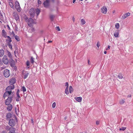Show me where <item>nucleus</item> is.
<instances>
[{
	"label": "nucleus",
	"instance_id": "nucleus-1",
	"mask_svg": "<svg viewBox=\"0 0 133 133\" xmlns=\"http://www.w3.org/2000/svg\"><path fill=\"white\" fill-rule=\"evenodd\" d=\"M14 117L15 121L12 119H10L9 120V125L11 127H13L15 126L16 124V122H18V120L16 116L15 115Z\"/></svg>",
	"mask_w": 133,
	"mask_h": 133
},
{
	"label": "nucleus",
	"instance_id": "nucleus-2",
	"mask_svg": "<svg viewBox=\"0 0 133 133\" xmlns=\"http://www.w3.org/2000/svg\"><path fill=\"white\" fill-rule=\"evenodd\" d=\"M26 22H28V25L30 27L32 26L33 24L34 23V22L33 19L31 18H28V17H26L24 18Z\"/></svg>",
	"mask_w": 133,
	"mask_h": 133
},
{
	"label": "nucleus",
	"instance_id": "nucleus-3",
	"mask_svg": "<svg viewBox=\"0 0 133 133\" xmlns=\"http://www.w3.org/2000/svg\"><path fill=\"white\" fill-rule=\"evenodd\" d=\"M14 96H9L8 98L5 101V105H9L10 104L12 100L13 97Z\"/></svg>",
	"mask_w": 133,
	"mask_h": 133
},
{
	"label": "nucleus",
	"instance_id": "nucleus-4",
	"mask_svg": "<svg viewBox=\"0 0 133 133\" xmlns=\"http://www.w3.org/2000/svg\"><path fill=\"white\" fill-rule=\"evenodd\" d=\"M6 92L4 94L3 97L4 98H5L6 96H14V94L13 92H12L11 91H9L5 90Z\"/></svg>",
	"mask_w": 133,
	"mask_h": 133
},
{
	"label": "nucleus",
	"instance_id": "nucleus-5",
	"mask_svg": "<svg viewBox=\"0 0 133 133\" xmlns=\"http://www.w3.org/2000/svg\"><path fill=\"white\" fill-rule=\"evenodd\" d=\"M3 74L5 77H9L10 75L9 70L7 69H4V70Z\"/></svg>",
	"mask_w": 133,
	"mask_h": 133
},
{
	"label": "nucleus",
	"instance_id": "nucleus-6",
	"mask_svg": "<svg viewBox=\"0 0 133 133\" xmlns=\"http://www.w3.org/2000/svg\"><path fill=\"white\" fill-rule=\"evenodd\" d=\"M15 6L16 9L17 11L20 12L21 11V8L20 7L19 3L17 1H16L15 2Z\"/></svg>",
	"mask_w": 133,
	"mask_h": 133
},
{
	"label": "nucleus",
	"instance_id": "nucleus-7",
	"mask_svg": "<svg viewBox=\"0 0 133 133\" xmlns=\"http://www.w3.org/2000/svg\"><path fill=\"white\" fill-rule=\"evenodd\" d=\"M35 13V9L33 8H31L30 10L29 14L32 18L34 17Z\"/></svg>",
	"mask_w": 133,
	"mask_h": 133
},
{
	"label": "nucleus",
	"instance_id": "nucleus-8",
	"mask_svg": "<svg viewBox=\"0 0 133 133\" xmlns=\"http://www.w3.org/2000/svg\"><path fill=\"white\" fill-rule=\"evenodd\" d=\"M9 62L10 66L12 67H14L15 65V61L12 59V58L9 59Z\"/></svg>",
	"mask_w": 133,
	"mask_h": 133
},
{
	"label": "nucleus",
	"instance_id": "nucleus-9",
	"mask_svg": "<svg viewBox=\"0 0 133 133\" xmlns=\"http://www.w3.org/2000/svg\"><path fill=\"white\" fill-rule=\"evenodd\" d=\"M9 61L6 55H4L3 58V62L5 64H8Z\"/></svg>",
	"mask_w": 133,
	"mask_h": 133
},
{
	"label": "nucleus",
	"instance_id": "nucleus-10",
	"mask_svg": "<svg viewBox=\"0 0 133 133\" xmlns=\"http://www.w3.org/2000/svg\"><path fill=\"white\" fill-rule=\"evenodd\" d=\"M16 79L15 77H13L10 78L9 81V84L10 85H14L16 82Z\"/></svg>",
	"mask_w": 133,
	"mask_h": 133
},
{
	"label": "nucleus",
	"instance_id": "nucleus-11",
	"mask_svg": "<svg viewBox=\"0 0 133 133\" xmlns=\"http://www.w3.org/2000/svg\"><path fill=\"white\" fill-rule=\"evenodd\" d=\"M101 12L104 14H106L107 13V9L105 6L102 7L101 9Z\"/></svg>",
	"mask_w": 133,
	"mask_h": 133
},
{
	"label": "nucleus",
	"instance_id": "nucleus-12",
	"mask_svg": "<svg viewBox=\"0 0 133 133\" xmlns=\"http://www.w3.org/2000/svg\"><path fill=\"white\" fill-rule=\"evenodd\" d=\"M15 86L14 85H10L7 87L6 88L5 90L11 91L12 92V90L13 89H14Z\"/></svg>",
	"mask_w": 133,
	"mask_h": 133
},
{
	"label": "nucleus",
	"instance_id": "nucleus-13",
	"mask_svg": "<svg viewBox=\"0 0 133 133\" xmlns=\"http://www.w3.org/2000/svg\"><path fill=\"white\" fill-rule=\"evenodd\" d=\"M12 16L13 18H14L16 21H17L19 19V17L17 12H13Z\"/></svg>",
	"mask_w": 133,
	"mask_h": 133
},
{
	"label": "nucleus",
	"instance_id": "nucleus-14",
	"mask_svg": "<svg viewBox=\"0 0 133 133\" xmlns=\"http://www.w3.org/2000/svg\"><path fill=\"white\" fill-rule=\"evenodd\" d=\"M130 13L129 12H127L124 14L122 16L121 19H124L126 18L127 17L130 15Z\"/></svg>",
	"mask_w": 133,
	"mask_h": 133
},
{
	"label": "nucleus",
	"instance_id": "nucleus-15",
	"mask_svg": "<svg viewBox=\"0 0 133 133\" xmlns=\"http://www.w3.org/2000/svg\"><path fill=\"white\" fill-rule=\"evenodd\" d=\"M11 114L10 112H8V113L6 115V120H9L11 117Z\"/></svg>",
	"mask_w": 133,
	"mask_h": 133
},
{
	"label": "nucleus",
	"instance_id": "nucleus-16",
	"mask_svg": "<svg viewBox=\"0 0 133 133\" xmlns=\"http://www.w3.org/2000/svg\"><path fill=\"white\" fill-rule=\"evenodd\" d=\"M8 106L6 108V109L9 111H11L12 108V105L11 104H10L9 105H8Z\"/></svg>",
	"mask_w": 133,
	"mask_h": 133
},
{
	"label": "nucleus",
	"instance_id": "nucleus-17",
	"mask_svg": "<svg viewBox=\"0 0 133 133\" xmlns=\"http://www.w3.org/2000/svg\"><path fill=\"white\" fill-rule=\"evenodd\" d=\"M75 99L77 101L79 102H81L82 100V98L81 97H75Z\"/></svg>",
	"mask_w": 133,
	"mask_h": 133
},
{
	"label": "nucleus",
	"instance_id": "nucleus-18",
	"mask_svg": "<svg viewBox=\"0 0 133 133\" xmlns=\"http://www.w3.org/2000/svg\"><path fill=\"white\" fill-rule=\"evenodd\" d=\"M10 129L9 130V132H11L12 133H15L16 129L13 127H11L10 128Z\"/></svg>",
	"mask_w": 133,
	"mask_h": 133
},
{
	"label": "nucleus",
	"instance_id": "nucleus-19",
	"mask_svg": "<svg viewBox=\"0 0 133 133\" xmlns=\"http://www.w3.org/2000/svg\"><path fill=\"white\" fill-rule=\"evenodd\" d=\"M119 30H116L115 31L114 34V36L116 37H118L119 34Z\"/></svg>",
	"mask_w": 133,
	"mask_h": 133
},
{
	"label": "nucleus",
	"instance_id": "nucleus-20",
	"mask_svg": "<svg viewBox=\"0 0 133 133\" xmlns=\"http://www.w3.org/2000/svg\"><path fill=\"white\" fill-rule=\"evenodd\" d=\"M2 35L4 37L6 38V33L4 30H3L2 31Z\"/></svg>",
	"mask_w": 133,
	"mask_h": 133
},
{
	"label": "nucleus",
	"instance_id": "nucleus-21",
	"mask_svg": "<svg viewBox=\"0 0 133 133\" xmlns=\"http://www.w3.org/2000/svg\"><path fill=\"white\" fill-rule=\"evenodd\" d=\"M35 13L36 14L37 16H38L40 12V10L38 9H35Z\"/></svg>",
	"mask_w": 133,
	"mask_h": 133
},
{
	"label": "nucleus",
	"instance_id": "nucleus-22",
	"mask_svg": "<svg viewBox=\"0 0 133 133\" xmlns=\"http://www.w3.org/2000/svg\"><path fill=\"white\" fill-rule=\"evenodd\" d=\"M4 53V51L3 49H0V57H2L3 56Z\"/></svg>",
	"mask_w": 133,
	"mask_h": 133
},
{
	"label": "nucleus",
	"instance_id": "nucleus-23",
	"mask_svg": "<svg viewBox=\"0 0 133 133\" xmlns=\"http://www.w3.org/2000/svg\"><path fill=\"white\" fill-rule=\"evenodd\" d=\"M7 52L8 53L7 55L10 58V59L12 58V55L11 54L10 52L8 50H7Z\"/></svg>",
	"mask_w": 133,
	"mask_h": 133
},
{
	"label": "nucleus",
	"instance_id": "nucleus-24",
	"mask_svg": "<svg viewBox=\"0 0 133 133\" xmlns=\"http://www.w3.org/2000/svg\"><path fill=\"white\" fill-rule=\"evenodd\" d=\"M49 2L47 1H45L44 3L43 4L44 6L47 7L49 5Z\"/></svg>",
	"mask_w": 133,
	"mask_h": 133
},
{
	"label": "nucleus",
	"instance_id": "nucleus-25",
	"mask_svg": "<svg viewBox=\"0 0 133 133\" xmlns=\"http://www.w3.org/2000/svg\"><path fill=\"white\" fill-rule=\"evenodd\" d=\"M6 41L7 42H11L12 40H11V38L9 36H7L6 37Z\"/></svg>",
	"mask_w": 133,
	"mask_h": 133
},
{
	"label": "nucleus",
	"instance_id": "nucleus-26",
	"mask_svg": "<svg viewBox=\"0 0 133 133\" xmlns=\"http://www.w3.org/2000/svg\"><path fill=\"white\" fill-rule=\"evenodd\" d=\"M119 24L118 23H117L115 24V27L117 29H118L119 28Z\"/></svg>",
	"mask_w": 133,
	"mask_h": 133
},
{
	"label": "nucleus",
	"instance_id": "nucleus-27",
	"mask_svg": "<svg viewBox=\"0 0 133 133\" xmlns=\"http://www.w3.org/2000/svg\"><path fill=\"white\" fill-rule=\"evenodd\" d=\"M125 99H121L119 101V103L121 104H123L125 102Z\"/></svg>",
	"mask_w": 133,
	"mask_h": 133
},
{
	"label": "nucleus",
	"instance_id": "nucleus-28",
	"mask_svg": "<svg viewBox=\"0 0 133 133\" xmlns=\"http://www.w3.org/2000/svg\"><path fill=\"white\" fill-rule=\"evenodd\" d=\"M68 88L69 87H66L65 89V93L66 95L68 94L69 93V92L68 91Z\"/></svg>",
	"mask_w": 133,
	"mask_h": 133
},
{
	"label": "nucleus",
	"instance_id": "nucleus-29",
	"mask_svg": "<svg viewBox=\"0 0 133 133\" xmlns=\"http://www.w3.org/2000/svg\"><path fill=\"white\" fill-rule=\"evenodd\" d=\"M29 75V73H25V74L24 75V79H25L27 78V77Z\"/></svg>",
	"mask_w": 133,
	"mask_h": 133
},
{
	"label": "nucleus",
	"instance_id": "nucleus-30",
	"mask_svg": "<svg viewBox=\"0 0 133 133\" xmlns=\"http://www.w3.org/2000/svg\"><path fill=\"white\" fill-rule=\"evenodd\" d=\"M55 17V16L54 15H51L50 16V19L52 21L54 20V19Z\"/></svg>",
	"mask_w": 133,
	"mask_h": 133
},
{
	"label": "nucleus",
	"instance_id": "nucleus-31",
	"mask_svg": "<svg viewBox=\"0 0 133 133\" xmlns=\"http://www.w3.org/2000/svg\"><path fill=\"white\" fill-rule=\"evenodd\" d=\"M81 23L83 25L84 24L86 23L84 19H82L81 20Z\"/></svg>",
	"mask_w": 133,
	"mask_h": 133
},
{
	"label": "nucleus",
	"instance_id": "nucleus-32",
	"mask_svg": "<svg viewBox=\"0 0 133 133\" xmlns=\"http://www.w3.org/2000/svg\"><path fill=\"white\" fill-rule=\"evenodd\" d=\"M15 39L17 40V41H19V37L17 35H16L15 36Z\"/></svg>",
	"mask_w": 133,
	"mask_h": 133
},
{
	"label": "nucleus",
	"instance_id": "nucleus-33",
	"mask_svg": "<svg viewBox=\"0 0 133 133\" xmlns=\"http://www.w3.org/2000/svg\"><path fill=\"white\" fill-rule=\"evenodd\" d=\"M11 42H8V46L9 48L10 49H12V45L10 44V43Z\"/></svg>",
	"mask_w": 133,
	"mask_h": 133
},
{
	"label": "nucleus",
	"instance_id": "nucleus-34",
	"mask_svg": "<svg viewBox=\"0 0 133 133\" xmlns=\"http://www.w3.org/2000/svg\"><path fill=\"white\" fill-rule=\"evenodd\" d=\"M22 91L23 92H24L26 91V89L25 87L23 86L22 87Z\"/></svg>",
	"mask_w": 133,
	"mask_h": 133
},
{
	"label": "nucleus",
	"instance_id": "nucleus-35",
	"mask_svg": "<svg viewBox=\"0 0 133 133\" xmlns=\"http://www.w3.org/2000/svg\"><path fill=\"white\" fill-rule=\"evenodd\" d=\"M126 128L125 127H123L121 128H119V130L120 131H124V130H125Z\"/></svg>",
	"mask_w": 133,
	"mask_h": 133
},
{
	"label": "nucleus",
	"instance_id": "nucleus-36",
	"mask_svg": "<svg viewBox=\"0 0 133 133\" xmlns=\"http://www.w3.org/2000/svg\"><path fill=\"white\" fill-rule=\"evenodd\" d=\"M34 58H33L32 57H31V63L33 64L34 62Z\"/></svg>",
	"mask_w": 133,
	"mask_h": 133
},
{
	"label": "nucleus",
	"instance_id": "nucleus-37",
	"mask_svg": "<svg viewBox=\"0 0 133 133\" xmlns=\"http://www.w3.org/2000/svg\"><path fill=\"white\" fill-rule=\"evenodd\" d=\"M9 4L11 8H12L13 7L14 5L11 2H9Z\"/></svg>",
	"mask_w": 133,
	"mask_h": 133
},
{
	"label": "nucleus",
	"instance_id": "nucleus-38",
	"mask_svg": "<svg viewBox=\"0 0 133 133\" xmlns=\"http://www.w3.org/2000/svg\"><path fill=\"white\" fill-rule=\"evenodd\" d=\"M118 77L120 79H122L123 78V76L122 74H119L118 75Z\"/></svg>",
	"mask_w": 133,
	"mask_h": 133
},
{
	"label": "nucleus",
	"instance_id": "nucleus-39",
	"mask_svg": "<svg viewBox=\"0 0 133 133\" xmlns=\"http://www.w3.org/2000/svg\"><path fill=\"white\" fill-rule=\"evenodd\" d=\"M30 63L29 61L28 60L26 63V65L27 66H29L30 65Z\"/></svg>",
	"mask_w": 133,
	"mask_h": 133
},
{
	"label": "nucleus",
	"instance_id": "nucleus-40",
	"mask_svg": "<svg viewBox=\"0 0 133 133\" xmlns=\"http://www.w3.org/2000/svg\"><path fill=\"white\" fill-rule=\"evenodd\" d=\"M56 105V103L55 102L53 103L52 105V107L53 108H54Z\"/></svg>",
	"mask_w": 133,
	"mask_h": 133
},
{
	"label": "nucleus",
	"instance_id": "nucleus-41",
	"mask_svg": "<svg viewBox=\"0 0 133 133\" xmlns=\"http://www.w3.org/2000/svg\"><path fill=\"white\" fill-rule=\"evenodd\" d=\"M10 32L11 33H10V35L11 36H15V34L14 33V32L13 31H12V32Z\"/></svg>",
	"mask_w": 133,
	"mask_h": 133
},
{
	"label": "nucleus",
	"instance_id": "nucleus-42",
	"mask_svg": "<svg viewBox=\"0 0 133 133\" xmlns=\"http://www.w3.org/2000/svg\"><path fill=\"white\" fill-rule=\"evenodd\" d=\"M69 92L71 94L73 91V88L69 89Z\"/></svg>",
	"mask_w": 133,
	"mask_h": 133
},
{
	"label": "nucleus",
	"instance_id": "nucleus-43",
	"mask_svg": "<svg viewBox=\"0 0 133 133\" xmlns=\"http://www.w3.org/2000/svg\"><path fill=\"white\" fill-rule=\"evenodd\" d=\"M10 127H10L8 125L6 126V130H9V131L10 128Z\"/></svg>",
	"mask_w": 133,
	"mask_h": 133
},
{
	"label": "nucleus",
	"instance_id": "nucleus-44",
	"mask_svg": "<svg viewBox=\"0 0 133 133\" xmlns=\"http://www.w3.org/2000/svg\"><path fill=\"white\" fill-rule=\"evenodd\" d=\"M110 45H108V47L107 48H106L105 49V50H108L110 49Z\"/></svg>",
	"mask_w": 133,
	"mask_h": 133
},
{
	"label": "nucleus",
	"instance_id": "nucleus-45",
	"mask_svg": "<svg viewBox=\"0 0 133 133\" xmlns=\"http://www.w3.org/2000/svg\"><path fill=\"white\" fill-rule=\"evenodd\" d=\"M100 44L99 43V42H97V46L99 48V47L100 46Z\"/></svg>",
	"mask_w": 133,
	"mask_h": 133
},
{
	"label": "nucleus",
	"instance_id": "nucleus-46",
	"mask_svg": "<svg viewBox=\"0 0 133 133\" xmlns=\"http://www.w3.org/2000/svg\"><path fill=\"white\" fill-rule=\"evenodd\" d=\"M56 29L58 31H59L60 30V28L59 26L56 27Z\"/></svg>",
	"mask_w": 133,
	"mask_h": 133
},
{
	"label": "nucleus",
	"instance_id": "nucleus-47",
	"mask_svg": "<svg viewBox=\"0 0 133 133\" xmlns=\"http://www.w3.org/2000/svg\"><path fill=\"white\" fill-rule=\"evenodd\" d=\"M18 98L16 97V101L17 102H18L19 101V98Z\"/></svg>",
	"mask_w": 133,
	"mask_h": 133
},
{
	"label": "nucleus",
	"instance_id": "nucleus-48",
	"mask_svg": "<svg viewBox=\"0 0 133 133\" xmlns=\"http://www.w3.org/2000/svg\"><path fill=\"white\" fill-rule=\"evenodd\" d=\"M65 86H66V87H69V84L68 82H66L65 83Z\"/></svg>",
	"mask_w": 133,
	"mask_h": 133
},
{
	"label": "nucleus",
	"instance_id": "nucleus-49",
	"mask_svg": "<svg viewBox=\"0 0 133 133\" xmlns=\"http://www.w3.org/2000/svg\"><path fill=\"white\" fill-rule=\"evenodd\" d=\"M14 67V70H15L16 71L17 70V68L16 66H15H15Z\"/></svg>",
	"mask_w": 133,
	"mask_h": 133
},
{
	"label": "nucleus",
	"instance_id": "nucleus-50",
	"mask_svg": "<svg viewBox=\"0 0 133 133\" xmlns=\"http://www.w3.org/2000/svg\"><path fill=\"white\" fill-rule=\"evenodd\" d=\"M117 45L118 46H123V44H120L119 42H118V43H117Z\"/></svg>",
	"mask_w": 133,
	"mask_h": 133
},
{
	"label": "nucleus",
	"instance_id": "nucleus-51",
	"mask_svg": "<svg viewBox=\"0 0 133 133\" xmlns=\"http://www.w3.org/2000/svg\"><path fill=\"white\" fill-rule=\"evenodd\" d=\"M16 94L17 96V97L21 98L19 94Z\"/></svg>",
	"mask_w": 133,
	"mask_h": 133
},
{
	"label": "nucleus",
	"instance_id": "nucleus-52",
	"mask_svg": "<svg viewBox=\"0 0 133 133\" xmlns=\"http://www.w3.org/2000/svg\"><path fill=\"white\" fill-rule=\"evenodd\" d=\"M3 64V62L1 59H0V65H1Z\"/></svg>",
	"mask_w": 133,
	"mask_h": 133
},
{
	"label": "nucleus",
	"instance_id": "nucleus-53",
	"mask_svg": "<svg viewBox=\"0 0 133 133\" xmlns=\"http://www.w3.org/2000/svg\"><path fill=\"white\" fill-rule=\"evenodd\" d=\"M7 26L8 27V30H10V28L9 26V25H7Z\"/></svg>",
	"mask_w": 133,
	"mask_h": 133
},
{
	"label": "nucleus",
	"instance_id": "nucleus-54",
	"mask_svg": "<svg viewBox=\"0 0 133 133\" xmlns=\"http://www.w3.org/2000/svg\"><path fill=\"white\" fill-rule=\"evenodd\" d=\"M96 124L97 125H99V122L98 121H97L96 122Z\"/></svg>",
	"mask_w": 133,
	"mask_h": 133
},
{
	"label": "nucleus",
	"instance_id": "nucleus-55",
	"mask_svg": "<svg viewBox=\"0 0 133 133\" xmlns=\"http://www.w3.org/2000/svg\"><path fill=\"white\" fill-rule=\"evenodd\" d=\"M20 91L19 89H18L17 90L16 94H19V92Z\"/></svg>",
	"mask_w": 133,
	"mask_h": 133
},
{
	"label": "nucleus",
	"instance_id": "nucleus-56",
	"mask_svg": "<svg viewBox=\"0 0 133 133\" xmlns=\"http://www.w3.org/2000/svg\"><path fill=\"white\" fill-rule=\"evenodd\" d=\"M38 4H41V2L39 0H38Z\"/></svg>",
	"mask_w": 133,
	"mask_h": 133
},
{
	"label": "nucleus",
	"instance_id": "nucleus-57",
	"mask_svg": "<svg viewBox=\"0 0 133 133\" xmlns=\"http://www.w3.org/2000/svg\"><path fill=\"white\" fill-rule=\"evenodd\" d=\"M31 122L32 123L34 124L33 119L32 118L31 119Z\"/></svg>",
	"mask_w": 133,
	"mask_h": 133
},
{
	"label": "nucleus",
	"instance_id": "nucleus-58",
	"mask_svg": "<svg viewBox=\"0 0 133 133\" xmlns=\"http://www.w3.org/2000/svg\"><path fill=\"white\" fill-rule=\"evenodd\" d=\"M1 133H6V132L5 131L3 130V131Z\"/></svg>",
	"mask_w": 133,
	"mask_h": 133
},
{
	"label": "nucleus",
	"instance_id": "nucleus-59",
	"mask_svg": "<svg viewBox=\"0 0 133 133\" xmlns=\"http://www.w3.org/2000/svg\"><path fill=\"white\" fill-rule=\"evenodd\" d=\"M107 52L106 51L104 50V54H107Z\"/></svg>",
	"mask_w": 133,
	"mask_h": 133
},
{
	"label": "nucleus",
	"instance_id": "nucleus-60",
	"mask_svg": "<svg viewBox=\"0 0 133 133\" xmlns=\"http://www.w3.org/2000/svg\"><path fill=\"white\" fill-rule=\"evenodd\" d=\"M72 88H72V87L71 86H69V89H72Z\"/></svg>",
	"mask_w": 133,
	"mask_h": 133
},
{
	"label": "nucleus",
	"instance_id": "nucleus-61",
	"mask_svg": "<svg viewBox=\"0 0 133 133\" xmlns=\"http://www.w3.org/2000/svg\"><path fill=\"white\" fill-rule=\"evenodd\" d=\"M131 96V95H128V97H130Z\"/></svg>",
	"mask_w": 133,
	"mask_h": 133
},
{
	"label": "nucleus",
	"instance_id": "nucleus-62",
	"mask_svg": "<svg viewBox=\"0 0 133 133\" xmlns=\"http://www.w3.org/2000/svg\"><path fill=\"white\" fill-rule=\"evenodd\" d=\"M90 61L89 59L88 60V64L89 65H90Z\"/></svg>",
	"mask_w": 133,
	"mask_h": 133
},
{
	"label": "nucleus",
	"instance_id": "nucleus-63",
	"mask_svg": "<svg viewBox=\"0 0 133 133\" xmlns=\"http://www.w3.org/2000/svg\"><path fill=\"white\" fill-rule=\"evenodd\" d=\"M14 53L15 55V56L16 57V51H14Z\"/></svg>",
	"mask_w": 133,
	"mask_h": 133
},
{
	"label": "nucleus",
	"instance_id": "nucleus-64",
	"mask_svg": "<svg viewBox=\"0 0 133 133\" xmlns=\"http://www.w3.org/2000/svg\"><path fill=\"white\" fill-rule=\"evenodd\" d=\"M67 118V117L66 116L65 117H64V120H66V118Z\"/></svg>",
	"mask_w": 133,
	"mask_h": 133
}]
</instances>
